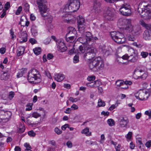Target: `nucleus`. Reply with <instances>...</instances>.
I'll return each mask as SVG.
<instances>
[{
    "label": "nucleus",
    "mask_w": 151,
    "mask_h": 151,
    "mask_svg": "<svg viewBox=\"0 0 151 151\" xmlns=\"http://www.w3.org/2000/svg\"><path fill=\"white\" fill-rule=\"evenodd\" d=\"M88 45L86 46V48H83L82 45L80 46L76 50L72 49L70 51L71 53L75 52L77 54H83L85 52L84 57L87 60H90L94 57L96 51V49L93 47V45Z\"/></svg>",
    "instance_id": "obj_1"
},
{
    "label": "nucleus",
    "mask_w": 151,
    "mask_h": 151,
    "mask_svg": "<svg viewBox=\"0 0 151 151\" xmlns=\"http://www.w3.org/2000/svg\"><path fill=\"white\" fill-rule=\"evenodd\" d=\"M132 20L130 19H120L118 22L119 25L121 26H125L124 28V34L133 32L135 34L139 32L140 28L139 27H134L132 24Z\"/></svg>",
    "instance_id": "obj_2"
},
{
    "label": "nucleus",
    "mask_w": 151,
    "mask_h": 151,
    "mask_svg": "<svg viewBox=\"0 0 151 151\" xmlns=\"http://www.w3.org/2000/svg\"><path fill=\"white\" fill-rule=\"evenodd\" d=\"M89 68L93 71L102 70L104 67V63L101 58L99 57L92 59L89 63Z\"/></svg>",
    "instance_id": "obj_3"
},
{
    "label": "nucleus",
    "mask_w": 151,
    "mask_h": 151,
    "mask_svg": "<svg viewBox=\"0 0 151 151\" xmlns=\"http://www.w3.org/2000/svg\"><path fill=\"white\" fill-rule=\"evenodd\" d=\"M41 76L40 73L36 69H33L30 70L28 73L27 79L30 82L33 83H38L41 81Z\"/></svg>",
    "instance_id": "obj_4"
},
{
    "label": "nucleus",
    "mask_w": 151,
    "mask_h": 151,
    "mask_svg": "<svg viewBox=\"0 0 151 151\" xmlns=\"http://www.w3.org/2000/svg\"><path fill=\"white\" fill-rule=\"evenodd\" d=\"M110 35L112 39L117 43L123 44L125 41L124 35L119 32H111Z\"/></svg>",
    "instance_id": "obj_5"
},
{
    "label": "nucleus",
    "mask_w": 151,
    "mask_h": 151,
    "mask_svg": "<svg viewBox=\"0 0 151 151\" xmlns=\"http://www.w3.org/2000/svg\"><path fill=\"white\" fill-rule=\"evenodd\" d=\"M91 33L89 32H86V36L78 38V41L84 45L83 48H86V46L89 45H93V41Z\"/></svg>",
    "instance_id": "obj_6"
},
{
    "label": "nucleus",
    "mask_w": 151,
    "mask_h": 151,
    "mask_svg": "<svg viewBox=\"0 0 151 151\" xmlns=\"http://www.w3.org/2000/svg\"><path fill=\"white\" fill-rule=\"evenodd\" d=\"M80 6L79 0H68L63 6V9H78Z\"/></svg>",
    "instance_id": "obj_7"
},
{
    "label": "nucleus",
    "mask_w": 151,
    "mask_h": 151,
    "mask_svg": "<svg viewBox=\"0 0 151 151\" xmlns=\"http://www.w3.org/2000/svg\"><path fill=\"white\" fill-rule=\"evenodd\" d=\"M134 95L137 99L142 101L148 99L149 93L146 90H140L135 93Z\"/></svg>",
    "instance_id": "obj_8"
},
{
    "label": "nucleus",
    "mask_w": 151,
    "mask_h": 151,
    "mask_svg": "<svg viewBox=\"0 0 151 151\" xmlns=\"http://www.w3.org/2000/svg\"><path fill=\"white\" fill-rule=\"evenodd\" d=\"M77 22L78 23V30L81 33L84 32L85 25L84 24L85 20L84 19L82 16H79L77 19Z\"/></svg>",
    "instance_id": "obj_9"
},
{
    "label": "nucleus",
    "mask_w": 151,
    "mask_h": 151,
    "mask_svg": "<svg viewBox=\"0 0 151 151\" xmlns=\"http://www.w3.org/2000/svg\"><path fill=\"white\" fill-rule=\"evenodd\" d=\"M118 121L122 128L126 127L129 123V120L126 116H121L118 118Z\"/></svg>",
    "instance_id": "obj_10"
},
{
    "label": "nucleus",
    "mask_w": 151,
    "mask_h": 151,
    "mask_svg": "<svg viewBox=\"0 0 151 151\" xmlns=\"http://www.w3.org/2000/svg\"><path fill=\"white\" fill-rule=\"evenodd\" d=\"M132 84L131 81H124L122 80H118L116 83V85L118 86H121L123 89H127L128 88V85H130Z\"/></svg>",
    "instance_id": "obj_11"
},
{
    "label": "nucleus",
    "mask_w": 151,
    "mask_h": 151,
    "mask_svg": "<svg viewBox=\"0 0 151 151\" xmlns=\"http://www.w3.org/2000/svg\"><path fill=\"white\" fill-rule=\"evenodd\" d=\"M138 12L142 18L145 19L151 18V10H139Z\"/></svg>",
    "instance_id": "obj_12"
},
{
    "label": "nucleus",
    "mask_w": 151,
    "mask_h": 151,
    "mask_svg": "<svg viewBox=\"0 0 151 151\" xmlns=\"http://www.w3.org/2000/svg\"><path fill=\"white\" fill-rule=\"evenodd\" d=\"M57 44L58 45V47L59 50L61 52H63L67 49V47L65 46L63 40L60 39L58 40L57 41Z\"/></svg>",
    "instance_id": "obj_13"
},
{
    "label": "nucleus",
    "mask_w": 151,
    "mask_h": 151,
    "mask_svg": "<svg viewBox=\"0 0 151 151\" xmlns=\"http://www.w3.org/2000/svg\"><path fill=\"white\" fill-rule=\"evenodd\" d=\"M133 51L132 54L129 56V62L134 63L136 62L139 58V56L137 51L132 50Z\"/></svg>",
    "instance_id": "obj_14"
},
{
    "label": "nucleus",
    "mask_w": 151,
    "mask_h": 151,
    "mask_svg": "<svg viewBox=\"0 0 151 151\" xmlns=\"http://www.w3.org/2000/svg\"><path fill=\"white\" fill-rule=\"evenodd\" d=\"M39 12L42 16L45 18H47L49 22L51 23L52 20V17L51 15H48V12L47 10H39Z\"/></svg>",
    "instance_id": "obj_15"
},
{
    "label": "nucleus",
    "mask_w": 151,
    "mask_h": 151,
    "mask_svg": "<svg viewBox=\"0 0 151 151\" xmlns=\"http://www.w3.org/2000/svg\"><path fill=\"white\" fill-rule=\"evenodd\" d=\"M139 32L135 34L133 32L128 34H125L126 38L129 41H134L136 40L137 36L139 35Z\"/></svg>",
    "instance_id": "obj_16"
},
{
    "label": "nucleus",
    "mask_w": 151,
    "mask_h": 151,
    "mask_svg": "<svg viewBox=\"0 0 151 151\" xmlns=\"http://www.w3.org/2000/svg\"><path fill=\"white\" fill-rule=\"evenodd\" d=\"M37 2L39 9H47L46 0H37Z\"/></svg>",
    "instance_id": "obj_17"
},
{
    "label": "nucleus",
    "mask_w": 151,
    "mask_h": 151,
    "mask_svg": "<svg viewBox=\"0 0 151 151\" xmlns=\"http://www.w3.org/2000/svg\"><path fill=\"white\" fill-rule=\"evenodd\" d=\"M4 114H3L4 117H3V122H6L9 121V119L10 118L12 115L11 112L10 111H4Z\"/></svg>",
    "instance_id": "obj_18"
},
{
    "label": "nucleus",
    "mask_w": 151,
    "mask_h": 151,
    "mask_svg": "<svg viewBox=\"0 0 151 151\" xmlns=\"http://www.w3.org/2000/svg\"><path fill=\"white\" fill-rule=\"evenodd\" d=\"M143 37L146 40H151V29H147L143 34Z\"/></svg>",
    "instance_id": "obj_19"
},
{
    "label": "nucleus",
    "mask_w": 151,
    "mask_h": 151,
    "mask_svg": "<svg viewBox=\"0 0 151 151\" xmlns=\"http://www.w3.org/2000/svg\"><path fill=\"white\" fill-rule=\"evenodd\" d=\"M65 14L62 16V19L65 22L70 23L71 21V19L68 18L69 16H70V12H63Z\"/></svg>",
    "instance_id": "obj_20"
},
{
    "label": "nucleus",
    "mask_w": 151,
    "mask_h": 151,
    "mask_svg": "<svg viewBox=\"0 0 151 151\" xmlns=\"http://www.w3.org/2000/svg\"><path fill=\"white\" fill-rule=\"evenodd\" d=\"M145 3H140L138 5V9H151V6L150 5H145Z\"/></svg>",
    "instance_id": "obj_21"
},
{
    "label": "nucleus",
    "mask_w": 151,
    "mask_h": 151,
    "mask_svg": "<svg viewBox=\"0 0 151 151\" xmlns=\"http://www.w3.org/2000/svg\"><path fill=\"white\" fill-rule=\"evenodd\" d=\"M54 78L58 82H61L64 79L65 76L63 74H56L55 75Z\"/></svg>",
    "instance_id": "obj_22"
},
{
    "label": "nucleus",
    "mask_w": 151,
    "mask_h": 151,
    "mask_svg": "<svg viewBox=\"0 0 151 151\" xmlns=\"http://www.w3.org/2000/svg\"><path fill=\"white\" fill-rule=\"evenodd\" d=\"M119 13L124 16H129L132 13L131 10H119Z\"/></svg>",
    "instance_id": "obj_23"
},
{
    "label": "nucleus",
    "mask_w": 151,
    "mask_h": 151,
    "mask_svg": "<svg viewBox=\"0 0 151 151\" xmlns=\"http://www.w3.org/2000/svg\"><path fill=\"white\" fill-rule=\"evenodd\" d=\"M99 85V81H96L88 83L86 84V86L90 88H93L97 87Z\"/></svg>",
    "instance_id": "obj_24"
},
{
    "label": "nucleus",
    "mask_w": 151,
    "mask_h": 151,
    "mask_svg": "<svg viewBox=\"0 0 151 151\" xmlns=\"http://www.w3.org/2000/svg\"><path fill=\"white\" fill-rule=\"evenodd\" d=\"M139 24L142 27H145L147 29H149L151 27V24H146L142 19L140 20Z\"/></svg>",
    "instance_id": "obj_25"
},
{
    "label": "nucleus",
    "mask_w": 151,
    "mask_h": 151,
    "mask_svg": "<svg viewBox=\"0 0 151 151\" xmlns=\"http://www.w3.org/2000/svg\"><path fill=\"white\" fill-rule=\"evenodd\" d=\"M25 50V49L24 47L22 46L19 47L17 50V56H19L23 54L24 53Z\"/></svg>",
    "instance_id": "obj_26"
},
{
    "label": "nucleus",
    "mask_w": 151,
    "mask_h": 151,
    "mask_svg": "<svg viewBox=\"0 0 151 151\" xmlns=\"http://www.w3.org/2000/svg\"><path fill=\"white\" fill-rule=\"evenodd\" d=\"M9 75L6 72H3L1 73L0 78L2 80H7L9 78Z\"/></svg>",
    "instance_id": "obj_27"
},
{
    "label": "nucleus",
    "mask_w": 151,
    "mask_h": 151,
    "mask_svg": "<svg viewBox=\"0 0 151 151\" xmlns=\"http://www.w3.org/2000/svg\"><path fill=\"white\" fill-rule=\"evenodd\" d=\"M20 37L22 38V41L25 42L27 41V34L25 31L21 32Z\"/></svg>",
    "instance_id": "obj_28"
},
{
    "label": "nucleus",
    "mask_w": 151,
    "mask_h": 151,
    "mask_svg": "<svg viewBox=\"0 0 151 151\" xmlns=\"http://www.w3.org/2000/svg\"><path fill=\"white\" fill-rule=\"evenodd\" d=\"M81 133L82 134H85L86 136H91V132H89V129L88 127H86L83 130L81 131Z\"/></svg>",
    "instance_id": "obj_29"
},
{
    "label": "nucleus",
    "mask_w": 151,
    "mask_h": 151,
    "mask_svg": "<svg viewBox=\"0 0 151 151\" xmlns=\"http://www.w3.org/2000/svg\"><path fill=\"white\" fill-rule=\"evenodd\" d=\"M101 4L99 2L95 1L93 3V9H101Z\"/></svg>",
    "instance_id": "obj_30"
},
{
    "label": "nucleus",
    "mask_w": 151,
    "mask_h": 151,
    "mask_svg": "<svg viewBox=\"0 0 151 151\" xmlns=\"http://www.w3.org/2000/svg\"><path fill=\"white\" fill-rule=\"evenodd\" d=\"M33 51L36 55H39L40 54L41 52V50L40 47H36L34 49Z\"/></svg>",
    "instance_id": "obj_31"
},
{
    "label": "nucleus",
    "mask_w": 151,
    "mask_h": 151,
    "mask_svg": "<svg viewBox=\"0 0 151 151\" xmlns=\"http://www.w3.org/2000/svg\"><path fill=\"white\" fill-rule=\"evenodd\" d=\"M31 31L33 35H37V30L36 27L35 26L33 25L32 27Z\"/></svg>",
    "instance_id": "obj_32"
},
{
    "label": "nucleus",
    "mask_w": 151,
    "mask_h": 151,
    "mask_svg": "<svg viewBox=\"0 0 151 151\" xmlns=\"http://www.w3.org/2000/svg\"><path fill=\"white\" fill-rule=\"evenodd\" d=\"M77 34V32L76 30L73 31V33L72 34H67L66 36L67 37L75 38H76V35Z\"/></svg>",
    "instance_id": "obj_33"
},
{
    "label": "nucleus",
    "mask_w": 151,
    "mask_h": 151,
    "mask_svg": "<svg viewBox=\"0 0 151 151\" xmlns=\"http://www.w3.org/2000/svg\"><path fill=\"white\" fill-rule=\"evenodd\" d=\"M107 123L109 126H112L115 125V122L113 119H109L108 120Z\"/></svg>",
    "instance_id": "obj_34"
},
{
    "label": "nucleus",
    "mask_w": 151,
    "mask_h": 151,
    "mask_svg": "<svg viewBox=\"0 0 151 151\" xmlns=\"http://www.w3.org/2000/svg\"><path fill=\"white\" fill-rule=\"evenodd\" d=\"M66 41L69 43H72L74 42L75 39V38L67 37L66 36L65 37Z\"/></svg>",
    "instance_id": "obj_35"
},
{
    "label": "nucleus",
    "mask_w": 151,
    "mask_h": 151,
    "mask_svg": "<svg viewBox=\"0 0 151 151\" xmlns=\"http://www.w3.org/2000/svg\"><path fill=\"white\" fill-rule=\"evenodd\" d=\"M105 105V103L104 101H102L101 99H99L98 102V105L99 107L104 106Z\"/></svg>",
    "instance_id": "obj_36"
},
{
    "label": "nucleus",
    "mask_w": 151,
    "mask_h": 151,
    "mask_svg": "<svg viewBox=\"0 0 151 151\" xmlns=\"http://www.w3.org/2000/svg\"><path fill=\"white\" fill-rule=\"evenodd\" d=\"M15 95V93L13 91H10L9 93L8 98L10 100H12L14 97Z\"/></svg>",
    "instance_id": "obj_37"
},
{
    "label": "nucleus",
    "mask_w": 151,
    "mask_h": 151,
    "mask_svg": "<svg viewBox=\"0 0 151 151\" xmlns=\"http://www.w3.org/2000/svg\"><path fill=\"white\" fill-rule=\"evenodd\" d=\"M124 8L126 9H130L131 8L130 6L127 4H126L125 5L123 4L122 5V6H121V7L119 9H122Z\"/></svg>",
    "instance_id": "obj_38"
},
{
    "label": "nucleus",
    "mask_w": 151,
    "mask_h": 151,
    "mask_svg": "<svg viewBox=\"0 0 151 151\" xmlns=\"http://www.w3.org/2000/svg\"><path fill=\"white\" fill-rule=\"evenodd\" d=\"M32 105L33 104L32 103L28 104L26 105L27 108L26 109V110L30 111L32 110Z\"/></svg>",
    "instance_id": "obj_39"
},
{
    "label": "nucleus",
    "mask_w": 151,
    "mask_h": 151,
    "mask_svg": "<svg viewBox=\"0 0 151 151\" xmlns=\"http://www.w3.org/2000/svg\"><path fill=\"white\" fill-rule=\"evenodd\" d=\"M68 32L67 34H72L73 33V31L76 30L73 27H69L68 28Z\"/></svg>",
    "instance_id": "obj_40"
},
{
    "label": "nucleus",
    "mask_w": 151,
    "mask_h": 151,
    "mask_svg": "<svg viewBox=\"0 0 151 151\" xmlns=\"http://www.w3.org/2000/svg\"><path fill=\"white\" fill-rule=\"evenodd\" d=\"M26 71V70H22L19 72L17 75V77L19 78L22 77Z\"/></svg>",
    "instance_id": "obj_41"
},
{
    "label": "nucleus",
    "mask_w": 151,
    "mask_h": 151,
    "mask_svg": "<svg viewBox=\"0 0 151 151\" xmlns=\"http://www.w3.org/2000/svg\"><path fill=\"white\" fill-rule=\"evenodd\" d=\"M148 52H145L142 51L141 53V55L143 58H146L148 56Z\"/></svg>",
    "instance_id": "obj_42"
},
{
    "label": "nucleus",
    "mask_w": 151,
    "mask_h": 151,
    "mask_svg": "<svg viewBox=\"0 0 151 151\" xmlns=\"http://www.w3.org/2000/svg\"><path fill=\"white\" fill-rule=\"evenodd\" d=\"M79 61V56L78 55H76L74 57L73 62L74 63H76L78 62Z\"/></svg>",
    "instance_id": "obj_43"
},
{
    "label": "nucleus",
    "mask_w": 151,
    "mask_h": 151,
    "mask_svg": "<svg viewBox=\"0 0 151 151\" xmlns=\"http://www.w3.org/2000/svg\"><path fill=\"white\" fill-rule=\"evenodd\" d=\"M141 76H139L138 77H139L143 79H145L147 76V73L146 72H144L143 74H140Z\"/></svg>",
    "instance_id": "obj_44"
},
{
    "label": "nucleus",
    "mask_w": 151,
    "mask_h": 151,
    "mask_svg": "<svg viewBox=\"0 0 151 151\" xmlns=\"http://www.w3.org/2000/svg\"><path fill=\"white\" fill-rule=\"evenodd\" d=\"M69 100L70 101H71L72 102H76L78 100H80V98H73L72 97H70L69 98Z\"/></svg>",
    "instance_id": "obj_45"
},
{
    "label": "nucleus",
    "mask_w": 151,
    "mask_h": 151,
    "mask_svg": "<svg viewBox=\"0 0 151 151\" xmlns=\"http://www.w3.org/2000/svg\"><path fill=\"white\" fill-rule=\"evenodd\" d=\"M40 116V114L36 112H34L32 114V116H33V117L35 118H37Z\"/></svg>",
    "instance_id": "obj_46"
},
{
    "label": "nucleus",
    "mask_w": 151,
    "mask_h": 151,
    "mask_svg": "<svg viewBox=\"0 0 151 151\" xmlns=\"http://www.w3.org/2000/svg\"><path fill=\"white\" fill-rule=\"evenodd\" d=\"M28 134L29 136L32 137H34L36 135V133L33 130L29 131L28 132Z\"/></svg>",
    "instance_id": "obj_47"
},
{
    "label": "nucleus",
    "mask_w": 151,
    "mask_h": 151,
    "mask_svg": "<svg viewBox=\"0 0 151 151\" xmlns=\"http://www.w3.org/2000/svg\"><path fill=\"white\" fill-rule=\"evenodd\" d=\"M23 8L24 9H29V5L27 3H24L23 4Z\"/></svg>",
    "instance_id": "obj_48"
},
{
    "label": "nucleus",
    "mask_w": 151,
    "mask_h": 151,
    "mask_svg": "<svg viewBox=\"0 0 151 151\" xmlns=\"http://www.w3.org/2000/svg\"><path fill=\"white\" fill-rule=\"evenodd\" d=\"M55 132L58 134H60L62 133L61 130L56 127L55 129Z\"/></svg>",
    "instance_id": "obj_49"
},
{
    "label": "nucleus",
    "mask_w": 151,
    "mask_h": 151,
    "mask_svg": "<svg viewBox=\"0 0 151 151\" xmlns=\"http://www.w3.org/2000/svg\"><path fill=\"white\" fill-rule=\"evenodd\" d=\"M10 33L12 36L11 39L14 40L15 37L16 36L14 35V33L12 29H11L10 30Z\"/></svg>",
    "instance_id": "obj_50"
},
{
    "label": "nucleus",
    "mask_w": 151,
    "mask_h": 151,
    "mask_svg": "<svg viewBox=\"0 0 151 151\" xmlns=\"http://www.w3.org/2000/svg\"><path fill=\"white\" fill-rule=\"evenodd\" d=\"M86 143L88 145H94L96 144V142H93L91 140H87L86 141Z\"/></svg>",
    "instance_id": "obj_51"
},
{
    "label": "nucleus",
    "mask_w": 151,
    "mask_h": 151,
    "mask_svg": "<svg viewBox=\"0 0 151 151\" xmlns=\"http://www.w3.org/2000/svg\"><path fill=\"white\" fill-rule=\"evenodd\" d=\"M4 113V111L0 110V122H3L2 120L3 119Z\"/></svg>",
    "instance_id": "obj_52"
},
{
    "label": "nucleus",
    "mask_w": 151,
    "mask_h": 151,
    "mask_svg": "<svg viewBox=\"0 0 151 151\" xmlns=\"http://www.w3.org/2000/svg\"><path fill=\"white\" fill-rule=\"evenodd\" d=\"M95 79V76H89L87 78V79L88 81H94Z\"/></svg>",
    "instance_id": "obj_53"
},
{
    "label": "nucleus",
    "mask_w": 151,
    "mask_h": 151,
    "mask_svg": "<svg viewBox=\"0 0 151 151\" xmlns=\"http://www.w3.org/2000/svg\"><path fill=\"white\" fill-rule=\"evenodd\" d=\"M132 134V133L131 132H128L127 135L126 136L127 139H131Z\"/></svg>",
    "instance_id": "obj_54"
},
{
    "label": "nucleus",
    "mask_w": 151,
    "mask_h": 151,
    "mask_svg": "<svg viewBox=\"0 0 151 151\" xmlns=\"http://www.w3.org/2000/svg\"><path fill=\"white\" fill-rule=\"evenodd\" d=\"M101 139L99 141L100 143L102 144L104 142L105 140V137L104 134H101Z\"/></svg>",
    "instance_id": "obj_55"
},
{
    "label": "nucleus",
    "mask_w": 151,
    "mask_h": 151,
    "mask_svg": "<svg viewBox=\"0 0 151 151\" xmlns=\"http://www.w3.org/2000/svg\"><path fill=\"white\" fill-rule=\"evenodd\" d=\"M29 42L32 45L36 44L37 42V41L34 38H30L29 40Z\"/></svg>",
    "instance_id": "obj_56"
},
{
    "label": "nucleus",
    "mask_w": 151,
    "mask_h": 151,
    "mask_svg": "<svg viewBox=\"0 0 151 151\" xmlns=\"http://www.w3.org/2000/svg\"><path fill=\"white\" fill-rule=\"evenodd\" d=\"M53 55L51 53L48 54L47 56V59L49 60L52 59L53 58Z\"/></svg>",
    "instance_id": "obj_57"
},
{
    "label": "nucleus",
    "mask_w": 151,
    "mask_h": 151,
    "mask_svg": "<svg viewBox=\"0 0 151 151\" xmlns=\"http://www.w3.org/2000/svg\"><path fill=\"white\" fill-rule=\"evenodd\" d=\"M10 6V3L9 2H7L5 4L4 6V8L6 9H8Z\"/></svg>",
    "instance_id": "obj_58"
},
{
    "label": "nucleus",
    "mask_w": 151,
    "mask_h": 151,
    "mask_svg": "<svg viewBox=\"0 0 151 151\" xmlns=\"http://www.w3.org/2000/svg\"><path fill=\"white\" fill-rule=\"evenodd\" d=\"M146 115L149 116V118H151V111H147L145 112Z\"/></svg>",
    "instance_id": "obj_59"
},
{
    "label": "nucleus",
    "mask_w": 151,
    "mask_h": 151,
    "mask_svg": "<svg viewBox=\"0 0 151 151\" xmlns=\"http://www.w3.org/2000/svg\"><path fill=\"white\" fill-rule=\"evenodd\" d=\"M145 145L147 148H149L151 146V140L147 142L145 144Z\"/></svg>",
    "instance_id": "obj_60"
},
{
    "label": "nucleus",
    "mask_w": 151,
    "mask_h": 151,
    "mask_svg": "<svg viewBox=\"0 0 151 151\" xmlns=\"http://www.w3.org/2000/svg\"><path fill=\"white\" fill-rule=\"evenodd\" d=\"M66 145L68 148H70L72 147V144L70 141H68L66 143Z\"/></svg>",
    "instance_id": "obj_61"
},
{
    "label": "nucleus",
    "mask_w": 151,
    "mask_h": 151,
    "mask_svg": "<svg viewBox=\"0 0 151 151\" xmlns=\"http://www.w3.org/2000/svg\"><path fill=\"white\" fill-rule=\"evenodd\" d=\"M101 114L104 115V116H107L109 114V112L108 111L105 112L103 111L101 112Z\"/></svg>",
    "instance_id": "obj_62"
},
{
    "label": "nucleus",
    "mask_w": 151,
    "mask_h": 151,
    "mask_svg": "<svg viewBox=\"0 0 151 151\" xmlns=\"http://www.w3.org/2000/svg\"><path fill=\"white\" fill-rule=\"evenodd\" d=\"M67 127L69 128L68 124H66L63 126L61 127V129L63 130H65Z\"/></svg>",
    "instance_id": "obj_63"
},
{
    "label": "nucleus",
    "mask_w": 151,
    "mask_h": 151,
    "mask_svg": "<svg viewBox=\"0 0 151 151\" xmlns=\"http://www.w3.org/2000/svg\"><path fill=\"white\" fill-rule=\"evenodd\" d=\"M121 147V145L120 144H119L117 146H115V148L116 150V151H120V148Z\"/></svg>",
    "instance_id": "obj_64"
}]
</instances>
